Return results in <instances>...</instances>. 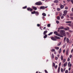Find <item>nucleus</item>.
<instances>
[{"mask_svg": "<svg viewBox=\"0 0 73 73\" xmlns=\"http://www.w3.org/2000/svg\"><path fill=\"white\" fill-rule=\"evenodd\" d=\"M42 3L41 1H39L35 3V5H42Z\"/></svg>", "mask_w": 73, "mask_h": 73, "instance_id": "f257e3e1", "label": "nucleus"}, {"mask_svg": "<svg viewBox=\"0 0 73 73\" xmlns=\"http://www.w3.org/2000/svg\"><path fill=\"white\" fill-rule=\"evenodd\" d=\"M27 11H30V12H31L33 11V9H32L30 7H28L27 8Z\"/></svg>", "mask_w": 73, "mask_h": 73, "instance_id": "f03ea898", "label": "nucleus"}, {"mask_svg": "<svg viewBox=\"0 0 73 73\" xmlns=\"http://www.w3.org/2000/svg\"><path fill=\"white\" fill-rule=\"evenodd\" d=\"M54 34H55L56 36H59V34H58L57 32L56 31H54Z\"/></svg>", "mask_w": 73, "mask_h": 73, "instance_id": "7ed1b4c3", "label": "nucleus"}, {"mask_svg": "<svg viewBox=\"0 0 73 73\" xmlns=\"http://www.w3.org/2000/svg\"><path fill=\"white\" fill-rule=\"evenodd\" d=\"M51 39L53 40V41H57V39H56V38L54 37H51Z\"/></svg>", "mask_w": 73, "mask_h": 73, "instance_id": "20e7f679", "label": "nucleus"}, {"mask_svg": "<svg viewBox=\"0 0 73 73\" xmlns=\"http://www.w3.org/2000/svg\"><path fill=\"white\" fill-rule=\"evenodd\" d=\"M54 37L56 39H60V37L57 36H54Z\"/></svg>", "mask_w": 73, "mask_h": 73, "instance_id": "39448f33", "label": "nucleus"}, {"mask_svg": "<svg viewBox=\"0 0 73 73\" xmlns=\"http://www.w3.org/2000/svg\"><path fill=\"white\" fill-rule=\"evenodd\" d=\"M67 64H68V62H66L63 64V66H64V67H65V66H66V65H67Z\"/></svg>", "mask_w": 73, "mask_h": 73, "instance_id": "423d86ee", "label": "nucleus"}, {"mask_svg": "<svg viewBox=\"0 0 73 73\" xmlns=\"http://www.w3.org/2000/svg\"><path fill=\"white\" fill-rule=\"evenodd\" d=\"M40 9H45V7L44 6H41L40 7Z\"/></svg>", "mask_w": 73, "mask_h": 73, "instance_id": "0eeeda50", "label": "nucleus"}, {"mask_svg": "<svg viewBox=\"0 0 73 73\" xmlns=\"http://www.w3.org/2000/svg\"><path fill=\"white\" fill-rule=\"evenodd\" d=\"M35 14L36 16H38L39 15V13L38 11H35Z\"/></svg>", "mask_w": 73, "mask_h": 73, "instance_id": "6e6552de", "label": "nucleus"}, {"mask_svg": "<svg viewBox=\"0 0 73 73\" xmlns=\"http://www.w3.org/2000/svg\"><path fill=\"white\" fill-rule=\"evenodd\" d=\"M64 27H60L58 28V29H64Z\"/></svg>", "mask_w": 73, "mask_h": 73, "instance_id": "1a4fd4ad", "label": "nucleus"}, {"mask_svg": "<svg viewBox=\"0 0 73 73\" xmlns=\"http://www.w3.org/2000/svg\"><path fill=\"white\" fill-rule=\"evenodd\" d=\"M68 66H69V67H71V66H72V64H70V62H69L68 63Z\"/></svg>", "mask_w": 73, "mask_h": 73, "instance_id": "9d476101", "label": "nucleus"}, {"mask_svg": "<svg viewBox=\"0 0 73 73\" xmlns=\"http://www.w3.org/2000/svg\"><path fill=\"white\" fill-rule=\"evenodd\" d=\"M60 31L62 32V33H65V31L63 30H61Z\"/></svg>", "mask_w": 73, "mask_h": 73, "instance_id": "9b49d317", "label": "nucleus"}, {"mask_svg": "<svg viewBox=\"0 0 73 73\" xmlns=\"http://www.w3.org/2000/svg\"><path fill=\"white\" fill-rule=\"evenodd\" d=\"M48 32V31H45L44 32L43 35H45Z\"/></svg>", "mask_w": 73, "mask_h": 73, "instance_id": "f8f14e48", "label": "nucleus"}, {"mask_svg": "<svg viewBox=\"0 0 73 73\" xmlns=\"http://www.w3.org/2000/svg\"><path fill=\"white\" fill-rule=\"evenodd\" d=\"M66 41L67 43H68L69 42V38H67L66 39Z\"/></svg>", "mask_w": 73, "mask_h": 73, "instance_id": "ddd939ff", "label": "nucleus"}, {"mask_svg": "<svg viewBox=\"0 0 73 73\" xmlns=\"http://www.w3.org/2000/svg\"><path fill=\"white\" fill-rule=\"evenodd\" d=\"M69 52V50L68 49L66 52V55H67V54H68V52Z\"/></svg>", "mask_w": 73, "mask_h": 73, "instance_id": "4468645a", "label": "nucleus"}, {"mask_svg": "<svg viewBox=\"0 0 73 73\" xmlns=\"http://www.w3.org/2000/svg\"><path fill=\"white\" fill-rule=\"evenodd\" d=\"M33 8L34 9V10H37V7H33Z\"/></svg>", "mask_w": 73, "mask_h": 73, "instance_id": "2eb2a0df", "label": "nucleus"}, {"mask_svg": "<svg viewBox=\"0 0 73 73\" xmlns=\"http://www.w3.org/2000/svg\"><path fill=\"white\" fill-rule=\"evenodd\" d=\"M67 10H65L64 12L63 13H64V14H66L67 13Z\"/></svg>", "mask_w": 73, "mask_h": 73, "instance_id": "dca6fc26", "label": "nucleus"}, {"mask_svg": "<svg viewBox=\"0 0 73 73\" xmlns=\"http://www.w3.org/2000/svg\"><path fill=\"white\" fill-rule=\"evenodd\" d=\"M60 66H59L58 70V73H59V72H60Z\"/></svg>", "mask_w": 73, "mask_h": 73, "instance_id": "f3484780", "label": "nucleus"}, {"mask_svg": "<svg viewBox=\"0 0 73 73\" xmlns=\"http://www.w3.org/2000/svg\"><path fill=\"white\" fill-rule=\"evenodd\" d=\"M62 35L64 36H66V34H65V33H64L62 34Z\"/></svg>", "mask_w": 73, "mask_h": 73, "instance_id": "a211bd4d", "label": "nucleus"}, {"mask_svg": "<svg viewBox=\"0 0 73 73\" xmlns=\"http://www.w3.org/2000/svg\"><path fill=\"white\" fill-rule=\"evenodd\" d=\"M53 34V32H51L48 35V36H50V35H52Z\"/></svg>", "mask_w": 73, "mask_h": 73, "instance_id": "6ab92c4d", "label": "nucleus"}, {"mask_svg": "<svg viewBox=\"0 0 73 73\" xmlns=\"http://www.w3.org/2000/svg\"><path fill=\"white\" fill-rule=\"evenodd\" d=\"M61 52V48H60L58 50L59 53H60Z\"/></svg>", "mask_w": 73, "mask_h": 73, "instance_id": "aec40b11", "label": "nucleus"}, {"mask_svg": "<svg viewBox=\"0 0 73 73\" xmlns=\"http://www.w3.org/2000/svg\"><path fill=\"white\" fill-rule=\"evenodd\" d=\"M60 8L61 9H63V8H64V5H61V6H60Z\"/></svg>", "mask_w": 73, "mask_h": 73, "instance_id": "412c9836", "label": "nucleus"}, {"mask_svg": "<svg viewBox=\"0 0 73 73\" xmlns=\"http://www.w3.org/2000/svg\"><path fill=\"white\" fill-rule=\"evenodd\" d=\"M54 3H58V1L57 0H56L54 1Z\"/></svg>", "mask_w": 73, "mask_h": 73, "instance_id": "4be33fe9", "label": "nucleus"}, {"mask_svg": "<svg viewBox=\"0 0 73 73\" xmlns=\"http://www.w3.org/2000/svg\"><path fill=\"white\" fill-rule=\"evenodd\" d=\"M72 21H68L66 22V23H71Z\"/></svg>", "mask_w": 73, "mask_h": 73, "instance_id": "5701e85b", "label": "nucleus"}, {"mask_svg": "<svg viewBox=\"0 0 73 73\" xmlns=\"http://www.w3.org/2000/svg\"><path fill=\"white\" fill-rule=\"evenodd\" d=\"M42 15L44 16H46V14L45 13H43L42 14Z\"/></svg>", "mask_w": 73, "mask_h": 73, "instance_id": "b1692460", "label": "nucleus"}, {"mask_svg": "<svg viewBox=\"0 0 73 73\" xmlns=\"http://www.w3.org/2000/svg\"><path fill=\"white\" fill-rule=\"evenodd\" d=\"M47 37V35H45V36H44V38H46Z\"/></svg>", "mask_w": 73, "mask_h": 73, "instance_id": "393cba45", "label": "nucleus"}, {"mask_svg": "<svg viewBox=\"0 0 73 73\" xmlns=\"http://www.w3.org/2000/svg\"><path fill=\"white\" fill-rule=\"evenodd\" d=\"M35 12H36V11H34L33 12H31V13L32 14H35Z\"/></svg>", "mask_w": 73, "mask_h": 73, "instance_id": "a878e982", "label": "nucleus"}, {"mask_svg": "<svg viewBox=\"0 0 73 73\" xmlns=\"http://www.w3.org/2000/svg\"><path fill=\"white\" fill-rule=\"evenodd\" d=\"M61 44V42H59V43H58L57 44V45L58 46H59V45H60Z\"/></svg>", "mask_w": 73, "mask_h": 73, "instance_id": "bb28decb", "label": "nucleus"}, {"mask_svg": "<svg viewBox=\"0 0 73 73\" xmlns=\"http://www.w3.org/2000/svg\"><path fill=\"white\" fill-rule=\"evenodd\" d=\"M52 58H54V56L53 55V54H52Z\"/></svg>", "mask_w": 73, "mask_h": 73, "instance_id": "cd10ccee", "label": "nucleus"}, {"mask_svg": "<svg viewBox=\"0 0 73 73\" xmlns=\"http://www.w3.org/2000/svg\"><path fill=\"white\" fill-rule=\"evenodd\" d=\"M47 27H50V24H48L47 25Z\"/></svg>", "mask_w": 73, "mask_h": 73, "instance_id": "c85d7f7f", "label": "nucleus"}, {"mask_svg": "<svg viewBox=\"0 0 73 73\" xmlns=\"http://www.w3.org/2000/svg\"><path fill=\"white\" fill-rule=\"evenodd\" d=\"M27 8V6H25L24 7H23V9H26Z\"/></svg>", "mask_w": 73, "mask_h": 73, "instance_id": "c756f323", "label": "nucleus"}, {"mask_svg": "<svg viewBox=\"0 0 73 73\" xmlns=\"http://www.w3.org/2000/svg\"><path fill=\"white\" fill-rule=\"evenodd\" d=\"M61 59L62 60H63V56H62V55H61Z\"/></svg>", "mask_w": 73, "mask_h": 73, "instance_id": "7c9ffc66", "label": "nucleus"}, {"mask_svg": "<svg viewBox=\"0 0 73 73\" xmlns=\"http://www.w3.org/2000/svg\"><path fill=\"white\" fill-rule=\"evenodd\" d=\"M55 49H57V50H58V49H59V47H55Z\"/></svg>", "mask_w": 73, "mask_h": 73, "instance_id": "2f4dec72", "label": "nucleus"}, {"mask_svg": "<svg viewBox=\"0 0 73 73\" xmlns=\"http://www.w3.org/2000/svg\"><path fill=\"white\" fill-rule=\"evenodd\" d=\"M57 10L58 11H60V10H61V9H60V8H57Z\"/></svg>", "mask_w": 73, "mask_h": 73, "instance_id": "473e14b6", "label": "nucleus"}, {"mask_svg": "<svg viewBox=\"0 0 73 73\" xmlns=\"http://www.w3.org/2000/svg\"><path fill=\"white\" fill-rule=\"evenodd\" d=\"M58 36H59V37H63V36L60 35H59Z\"/></svg>", "mask_w": 73, "mask_h": 73, "instance_id": "72a5a7b5", "label": "nucleus"}, {"mask_svg": "<svg viewBox=\"0 0 73 73\" xmlns=\"http://www.w3.org/2000/svg\"><path fill=\"white\" fill-rule=\"evenodd\" d=\"M57 19H58V20H60V17L58 16L57 17Z\"/></svg>", "mask_w": 73, "mask_h": 73, "instance_id": "f704fd0d", "label": "nucleus"}, {"mask_svg": "<svg viewBox=\"0 0 73 73\" xmlns=\"http://www.w3.org/2000/svg\"><path fill=\"white\" fill-rule=\"evenodd\" d=\"M52 52H55V50L54 49H52L51 50Z\"/></svg>", "mask_w": 73, "mask_h": 73, "instance_id": "c9c22d12", "label": "nucleus"}, {"mask_svg": "<svg viewBox=\"0 0 73 73\" xmlns=\"http://www.w3.org/2000/svg\"><path fill=\"white\" fill-rule=\"evenodd\" d=\"M61 70L62 72H63V68H61Z\"/></svg>", "mask_w": 73, "mask_h": 73, "instance_id": "e433bc0d", "label": "nucleus"}, {"mask_svg": "<svg viewBox=\"0 0 73 73\" xmlns=\"http://www.w3.org/2000/svg\"><path fill=\"white\" fill-rule=\"evenodd\" d=\"M58 59V58L57 57H55V60H57Z\"/></svg>", "mask_w": 73, "mask_h": 73, "instance_id": "4c0bfd02", "label": "nucleus"}, {"mask_svg": "<svg viewBox=\"0 0 73 73\" xmlns=\"http://www.w3.org/2000/svg\"><path fill=\"white\" fill-rule=\"evenodd\" d=\"M65 61H66V59H64L63 60V63H64V62H65Z\"/></svg>", "mask_w": 73, "mask_h": 73, "instance_id": "58836bf2", "label": "nucleus"}, {"mask_svg": "<svg viewBox=\"0 0 73 73\" xmlns=\"http://www.w3.org/2000/svg\"><path fill=\"white\" fill-rule=\"evenodd\" d=\"M70 60V58L69 57L68 58L67 61H69Z\"/></svg>", "mask_w": 73, "mask_h": 73, "instance_id": "ea45409f", "label": "nucleus"}, {"mask_svg": "<svg viewBox=\"0 0 73 73\" xmlns=\"http://www.w3.org/2000/svg\"><path fill=\"white\" fill-rule=\"evenodd\" d=\"M53 66L54 67L55 66V63L54 62L53 63Z\"/></svg>", "mask_w": 73, "mask_h": 73, "instance_id": "a19ab883", "label": "nucleus"}, {"mask_svg": "<svg viewBox=\"0 0 73 73\" xmlns=\"http://www.w3.org/2000/svg\"><path fill=\"white\" fill-rule=\"evenodd\" d=\"M65 9H68V7L66 6L65 7Z\"/></svg>", "mask_w": 73, "mask_h": 73, "instance_id": "79ce46f5", "label": "nucleus"}, {"mask_svg": "<svg viewBox=\"0 0 73 73\" xmlns=\"http://www.w3.org/2000/svg\"><path fill=\"white\" fill-rule=\"evenodd\" d=\"M66 37H65L64 38V41H66Z\"/></svg>", "mask_w": 73, "mask_h": 73, "instance_id": "37998d69", "label": "nucleus"}, {"mask_svg": "<svg viewBox=\"0 0 73 73\" xmlns=\"http://www.w3.org/2000/svg\"><path fill=\"white\" fill-rule=\"evenodd\" d=\"M44 71L45 72V73H48V71H47V70H44Z\"/></svg>", "mask_w": 73, "mask_h": 73, "instance_id": "c03bdc74", "label": "nucleus"}, {"mask_svg": "<svg viewBox=\"0 0 73 73\" xmlns=\"http://www.w3.org/2000/svg\"><path fill=\"white\" fill-rule=\"evenodd\" d=\"M68 70H66L65 71V73H68Z\"/></svg>", "mask_w": 73, "mask_h": 73, "instance_id": "a18cd8bd", "label": "nucleus"}, {"mask_svg": "<svg viewBox=\"0 0 73 73\" xmlns=\"http://www.w3.org/2000/svg\"><path fill=\"white\" fill-rule=\"evenodd\" d=\"M56 23L57 24H59V21H56Z\"/></svg>", "mask_w": 73, "mask_h": 73, "instance_id": "49530a36", "label": "nucleus"}, {"mask_svg": "<svg viewBox=\"0 0 73 73\" xmlns=\"http://www.w3.org/2000/svg\"><path fill=\"white\" fill-rule=\"evenodd\" d=\"M66 17H67V18H69V16L68 15H66Z\"/></svg>", "mask_w": 73, "mask_h": 73, "instance_id": "de8ad7c7", "label": "nucleus"}, {"mask_svg": "<svg viewBox=\"0 0 73 73\" xmlns=\"http://www.w3.org/2000/svg\"><path fill=\"white\" fill-rule=\"evenodd\" d=\"M64 16H62L61 17V19H63L64 18Z\"/></svg>", "mask_w": 73, "mask_h": 73, "instance_id": "09e8293b", "label": "nucleus"}, {"mask_svg": "<svg viewBox=\"0 0 73 73\" xmlns=\"http://www.w3.org/2000/svg\"><path fill=\"white\" fill-rule=\"evenodd\" d=\"M61 62H60V63L59 64V66L60 67V66H61Z\"/></svg>", "mask_w": 73, "mask_h": 73, "instance_id": "8fccbe9b", "label": "nucleus"}, {"mask_svg": "<svg viewBox=\"0 0 73 73\" xmlns=\"http://www.w3.org/2000/svg\"><path fill=\"white\" fill-rule=\"evenodd\" d=\"M64 30H65V31H68V29L65 28L64 29Z\"/></svg>", "mask_w": 73, "mask_h": 73, "instance_id": "3c124183", "label": "nucleus"}, {"mask_svg": "<svg viewBox=\"0 0 73 73\" xmlns=\"http://www.w3.org/2000/svg\"><path fill=\"white\" fill-rule=\"evenodd\" d=\"M57 65H56L55 66V69H57Z\"/></svg>", "mask_w": 73, "mask_h": 73, "instance_id": "603ef678", "label": "nucleus"}, {"mask_svg": "<svg viewBox=\"0 0 73 73\" xmlns=\"http://www.w3.org/2000/svg\"><path fill=\"white\" fill-rule=\"evenodd\" d=\"M37 27H40V24H38L37 25Z\"/></svg>", "mask_w": 73, "mask_h": 73, "instance_id": "864d4df0", "label": "nucleus"}, {"mask_svg": "<svg viewBox=\"0 0 73 73\" xmlns=\"http://www.w3.org/2000/svg\"><path fill=\"white\" fill-rule=\"evenodd\" d=\"M68 30H69V27H66Z\"/></svg>", "mask_w": 73, "mask_h": 73, "instance_id": "5fc2aeb1", "label": "nucleus"}, {"mask_svg": "<svg viewBox=\"0 0 73 73\" xmlns=\"http://www.w3.org/2000/svg\"><path fill=\"white\" fill-rule=\"evenodd\" d=\"M66 14H65L64 13L63 14V16H66Z\"/></svg>", "mask_w": 73, "mask_h": 73, "instance_id": "6e6d98bb", "label": "nucleus"}, {"mask_svg": "<svg viewBox=\"0 0 73 73\" xmlns=\"http://www.w3.org/2000/svg\"><path fill=\"white\" fill-rule=\"evenodd\" d=\"M72 55H70V58H72Z\"/></svg>", "mask_w": 73, "mask_h": 73, "instance_id": "4d7b16f0", "label": "nucleus"}, {"mask_svg": "<svg viewBox=\"0 0 73 73\" xmlns=\"http://www.w3.org/2000/svg\"><path fill=\"white\" fill-rule=\"evenodd\" d=\"M65 50H64L63 51V52L64 53H65Z\"/></svg>", "mask_w": 73, "mask_h": 73, "instance_id": "13d9d810", "label": "nucleus"}, {"mask_svg": "<svg viewBox=\"0 0 73 73\" xmlns=\"http://www.w3.org/2000/svg\"><path fill=\"white\" fill-rule=\"evenodd\" d=\"M73 52V49H72V50H71V53H72Z\"/></svg>", "mask_w": 73, "mask_h": 73, "instance_id": "bf43d9fd", "label": "nucleus"}, {"mask_svg": "<svg viewBox=\"0 0 73 73\" xmlns=\"http://www.w3.org/2000/svg\"><path fill=\"white\" fill-rule=\"evenodd\" d=\"M40 29L41 30H42V29H41V27H40Z\"/></svg>", "mask_w": 73, "mask_h": 73, "instance_id": "052dcab7", "label": "nucleus"}, {"mask_svg": "<svg viewBox=\"0 0 73 73\" xmlns=\"http://www.w3.org/2000/svg\"><path fill=\"white\" fill-rule=\"evenodd\" d=\"M70 69H71V68H69V69H68L69 70H70Z\"/></svg>", "mask_w": 73, "mask_h": 73, "instance_id": "680f3d73", "label": "nucleus"}, {"mask_svg": "<svg viewBox=\"0 0 73 73\" xmlns=\"http://www.w3.org/2000/svg\"><path fill=\"white\" fill-rule=\"evenodd\" d=\"M57 56H58V57H60V55L58 54L57 55Z\"/></svg>", "mask_w": 73, "mask_h": 73, "instance_id": "e2e57ef3", "label": "nucleus"}, {"mask_svg": "<svg viewBox=\"0 0 73 73\" xmlns=\"http://www.w3.org/2000/svg\"><path fill=\"white\" fill-rule=\"evenodd\" d=\"M56 15H58V13H57V12L56 13Z\"/></svg>", "mask_w": 73, "mask_h": 73, "instance_id": "0e129e2a", "label": "nucleus"}, {"mask_svg": "<svg viewBox=\"0 0 73 73\" xmlns=\"http://www.w3.org/2000/svg\"><path fill=\"white\" fill-rule=\"evenodd\" d=\"M72 27H73V23H72Z\"/></svg>", "mask_w": 73, "mask_h": 73, "instance_id": "69168bd1", "label": "nucleus"}, {"mask_svg": "<svg viewBox=\"0 0 73 73\" xmlns=\"http://www.w3.org/2000/svg\"><path fill=\"white\" fill-rule=\"evenodd\" d=\"M72 12H73V8H72Z\"/></svg>", "mask_w": 73, "mask_h": 73, "instance_id": "338daca9", "label": "nucleus"}, {"mask_svg": "<svg viewBox=\"0 0 73 73\" xmlns=\"http://www.w3.org/2000/svg\"><path fill=\"white\" fill-rule=\"evenodd\" d=\"M67 1L68 2H69L70 1V0H67Z\"/></svg>", "mask_w": 73, "mask_h": 73, "instance_id": "774afa93", "label": "nucleus"}]
</instances>
